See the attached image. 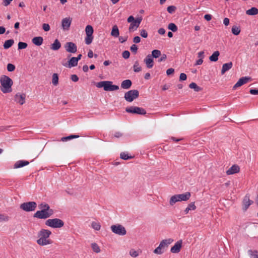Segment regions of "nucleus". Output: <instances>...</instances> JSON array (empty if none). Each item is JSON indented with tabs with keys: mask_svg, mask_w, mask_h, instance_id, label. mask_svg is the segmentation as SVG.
<instances>
[{
	"mask_svg": "<svg viewBox=\"0 0 258 258\" xmlns=\"http://www.w3.org/2000/svg\"><path fill=\"white\" fill-rule=\"evenodd\" d=\"M40 211H37L33 215L34 218L46 219L50 217L54 213L53 210L50 208L48 204L42 203L39 205Z\"/></svg>",
	"mask_w": 258,
	"mask_h": 258,
	"instance_id": "f257e3e1",
	"label": "nucleus"
},
{
	"mask_svg": "<svg viewBox=\"0 0 258 258\" xmlns=\"http://www.w3.org/2000/svg\"><path fill=\"white\" fill-rule=\"evenodd\" d=\"M51 234V232L50 230L42 229L38 233L39 238L37 240V244L41 246L51 244L52 241L48 238Z\"/></svg>",
	"mask_w": 258,
	"mask_h": 258,
	"instance_id": "f03ea898",
	"label": "nucleus"
},
{
	"mask_svg": "<svg viewBox=\"0 0 258 258\" xmlns=\"http://www.w3.org/2000/svg\"><path fill=\"white\" fill-rule=\"evenodd\" d=\"M1 85V90L4 93H10L12 91V86L13 84V80L6 75H2L0 78Z\"/></svg>",
	"mask_w": 258,
	"mask_h": 258,
	"instance_id": "7ed1b4c3",
	"label": "nucleus"
},
{
	"mask_svg": "<svg viewBox=\"0 0 258 258\" xmlns=\"http://www.w3.org/2000/svg\"><path fill=\"white\" fill-rule=\"evenodd\" d=\"M190 196L191 195L189 192L174 195L172 196L170 199V205L173 206L177 202L186 201L189 199Z\"/></svg>",
	"mask_w": 258,
	"mask_h": 258,
	"instance_id": "20e7f679",
	"label": "nucleus"
},
{
	"mask_svg": "<svg viewBox=\"0 0 258 258\" xmlns=\"http://www.w3.org/2000/svg\"><path fill=\"white\" fill-rule=\"evenodd\" d=\"M45 225L53 228H59L63 226L64 222L58 218L50 219L45 221Z\"/></svg>",
	"mask_w": 258,
	"mask_h": 258,
	"instance_id": "39448f33",
	"label": "nucleus"
},
{
	"mask_svg": "<svg viewBox=\"0 0 258 258\" xmlns=\"http://www.w3.org/2000/svg\"><path fill=\"white\" fill-rule=\"evenodd\" d=\"M139 96V92L137 90H131L125 93L124 97L126 101L131 102Z\"/></svg>",
	"mask_w": 258,
	"mask_h": 258,
	"instance_id": "423d86ee",
	"label": "nucleus"
},
{
	"mask_svg": "<svg viewBox=\"0 0 258 258\" xmlns=\"http://www.w3.org/2000/svg\"><path fill=\"white\" fill-rule=\"evenodd\" d=\"M37 207V204L35 202H28L21 204L20 208L26 212L34 211Z\"/></svg>",
	"mask_w": 258,
	"mask_h": 258,
	"instance_id": "0eeeda50",
	"label": "nucleus"
},
{
	"mask_svg": "<svg viewBox=\"0 0 258 258\" xmlns=\"http://www.w3.org/2000/svg\"><path fill=\"white\" fill-rule=\"evenodd\" d=\"M112 232L119 235H124L126 233L125 228L121 225H113L111 226Z\"/></svg>",
	"mask_w": 258,
	"mask_h": 258,
	"instance_id": "6e6552de",
	"label": "nucleus"
},
{
	"mask_svg": "<svg viewBox=\"0 0 258 258\" xmlns=\"http://www.w3.org/2000/svg\"><path fill=\"white\" fill-rule=\"evenodd\" d=\"M125 111L128 113L144 115L146 111L143 108L137 106H131L125 108Z\"/></svg>",
	"mask_w": 258,
	"mask_h": 258,
	"instance_id": "1a4fd4ad",
	"label": "nucleus"
},
{
	"mask_svg": "<svg viewBox=\"0 0 258 258\" xmlns=\"http://www.w3.org/2000/svg\"><path fill=\"white\" fill-rule=\"evenodd\" d=\"M64 48L67 52L75 53L77 51V46L75 43L72 42H67L64 45Z\"/></svg>",
	"mask_w": 258,
	"mask_h": 258,
	"instance_id": "9d476101",
	"label": "nucleus"
},
{
	"mask_svg": "<svg viewBox=\"0 0 258 258\" xmlns=\"http://www.w3.org/2000/svg\"><path fill=\"white\" fill-rule=\"evenodd\" d=\"M251 80L249 77H242L239 79L237 82L233 86V89L235 90L237 88L239 87L244 84H246L248 81Z\"/></svg>",
	"mask_w": 258,
	"mask_h": 258,
	"instance_id": "9b49d317",
	"label": "nucleus"
},
{
	"mask_svg": "<svg viewBox=\"0 0 258 258\" xmlns=\"http://www.w3.org/2000/svg\"><path fill=\"white\" fill-rule=\"evenodd\" d=\"M26 94L24 93H18L15 96V101L23 105L25 102Z\"/></svg>",
	"mask_w": 258,
	"mask_h": 258,
	"instance_id": "f8f14e48",
	"label": "nucleus"
},
{
	"mask_svg": "<svg viewBox=\"0 0 258 258\" xmlns=\"http://www.w3.org/2000/svg\"><path fill=\"white\" fill-rule=\"evenodd\" d=\"M119 89L118 86L113 85L112 82L106 81V85L104 86V90L106 91H112Z\"/></svg>",
	"mask_w": 258,
	"mask_h": 258,
	"instance_id": "ddd939ff",
	"label": "nucleus"
},
{
	"mask_svg": "<svg viewBox=\"0 0 258 258\" xmlns=\"http://www.w3.org/2000/svg\"><path fill=\"white\" fill-rule=\"evenodd\" d=\"M182 241L180 240L177 241L175 244L171 248L170 251L173 253H177L182 247Z\"/></svg>",
	"mask_w": 258,
	"mask_h": 258,
	"instance_id": "4468645a",
	"label": "nucleus"
},
{
	"mask_svg": "<svg viewBox=\"0 0 258 258\" xmlns=\"http://www.w3.org/2000/svg\"><path fill=\"white\" fill-rule=\"evenodd\" d=\"M253 202L249 199V196L246 195L243 200V210L245 211L250 205L253 204Z\"/></svg>",
	"mask_w": 258,
	"mask_h": 258,
	"instance_id": "2eb2a0df",
	"label": "nucleus"
},
{
	"mask_svg": "<svg viewBox=\"0 0 258 258\" xmlns=\"http://www.w3.org/2000/svg\"><path fill=\"white\" fill-rule=\"evenodd\" d=\"M72 23V19L70 17L66 18L62 20L61 25L62 29L64 30L69 29Z\"/></svg>",
	"mask_w": 258,
	"mask_h": 258,
	"instance_id": "dca6fc26",
	"label": "nucleus"
},
{
	"mask_svg": "<svg viewBox=\"0 0 258 258\" xmlns=\"http://www.w3.org/2000/svg\"><path fill=\"white\" fill-rule=\"evenodd\" d=\"M142 19H137L135 20L133 22L131 23V24L130 25L129 27V31L132 32L134 31L137 29V28L139 27L141 22Z\"/></svg>",
	"mask_w": 258,
	"mask_h": 258,
	"instance_id": "f3484780",
	"label": "nucleus"
},
{
	"mask_svg": "<svg viewBox=\"0 0 258 258\" xmlns=\"http://www.w3.org/2000/svg\"><path fill=\"white\" fill-rule=\"evenodd\" d=\"M174 240L172 238H168L162 240L159 245L163 248V250H164L166 248H167L169 245L172 243L173 242Z\"/></svg>",
	"mask_w": 258,
	"mask_h": 258,
	"instance_id": "a211bd4d",
	"label": "nucleus"
},
{
	"mask_svg": "<svg viewBox=\"0 0 258 258\" xmlns=\"http://www.w3.org/2000/svg\"><path fill=\"white\" fill-rule=\"evenodd\" d=\"M144 62L146 63V66L148 68H152L154 66L153 56H152L151 54L148 55L146 56V57L144 59Z\"/></svg>",
	"mask_w": 258,
	"mask_h": 258,
	"instance_id": "6ab92c4d",
	"label": "nucleus"
},
{
	"mask_svg": "<svg viewBox=\"0 0 258 258\" xmlns=\"http://www.w3.org/2000/svg\"><path fill=\"white\" fill-rule=\"evenodd\" d=\"M240 171L239 166L236 164L233 165L228 170L226 171L227 175H231L235 173H238Z\"/></svg>",
	"mask_w": 258,
	"mask_h": 258,
	"instance_id": "aec40b11",
	"label": "nucleus"
},
{
	"mask_svg": "<svg viewBox=\"0 0 258 258\" xmlns=\"http://www.w3.org/2000/svg\"><path fill=\"white\" fill-rule=\"evenodd\" d=\"M29 164V162L27 161L19 160L17 161L14 165V168L17 169L26 166Z\"/></svg>",
	"mask_w": 258,
	"mask_h": 258,
	"instance_id": "412c9836",
	"label": "nucleus"
},
{
	"mask_svg": "<svg viewBox=\"0 0 258 258\" xmlns=\"http://www.w3.org/2000/svg\"><path fill=\"white\" fill-rule=\"evenodd\" d=\"M78 61L77 59H76L75 57H72L71 59L68 61V64H63L66 67H68L69 68H71L72 67H76L78 65Z\"/></svg>",
	"mask_w": 258,
	"mask_h": 258,
	"instance_id": "4be33fe9",
	"label": "nucleus"
},
{
	"mask_svg": "<svg viewBox=\"0 0 258 258\" xmlns=\"http://www.w3.org/2000/svg\"><path fill=\"white\" fill-rule=\"evenodd\" d=\"M132 82L130 80H125L121 83V88L124 89H128L131 88Z\"/></svg>",
	"mask_w": 258,
	"mask_h": 258,
	"instance_id": "5701e85b",
	"label": "nucleus"
},
{
	"mask_svg": "<svg viewBox=\"0 0 258 258\" xmlns=\"http://www.w3.org/2000/svg\"><path fill=\"white\" fill-rule=\"evenodd\" d=\"M232 66L233 63L231 61L223 64L221 70V74L223 75L226 72L229 70L232 67Z\"/></svg>",
	"mask_w": 258,
	"mask_h": 258,
	"instance_id": "b1692460",
	"label": "nucleus"
},
{
	"mask_svg": "<svg viewBox=\"0 0 258 258\" xmlns=\"http://www.w3.org/2000/svg\"><path fill=\"white\" fill-rule=\"evenodd\" d=\"M43 41V37L41 36L35 37L32 39L33 44L37 46H40Z\"/></svg>",
	"mask_w": 258,
	"mask_h": 258,
	"instance_id": "393cba45",
	"label": "nucleus"
},
{
	"mask_svg": "<svg viewBox=\"0 0 258 258\" xmlns=\"http://www.w3.org/2000/svg\"><path fill=\"white\" fill-rule=\"evenodd\" d=\"M61 47V43L58 39H55L51 44L50 48L53 50H57Z\"/></svg>",
	"mask_w": 258,
	"mask_h": 258,
	"instance_id": "a878e982",
	"label": "nucleus"
},
{
	"mask_svg": "<svg viewBox=\"0 0 258 258\" xmlns=\"http://www.w3.org/2000/svg\"><path fill=\"white\" fill-rule=\"evenodd\" d=\"M246 14L250 16L257 15L258 14V9L255 7H252L246 11Z\"/></svg>",
	"mask_w": 258,
	"mask_h": 258,
	"instance_id": "bb28decb",
	"label": "nucleus"
},
{
	"mask_svg": "<svg viewBox=\"0 0 258 258\" xmlns=\"http://www.w3.org/2000/svg\"><path fill=\"white\" fill-rule=\"evenodd\" d=\"M111 35L114 37H117L119 36V32L118 28L116 25H114L113 26L111 32Z\"/></svg>",
	"mask_w": 258,
	"mask_h": 258,
	"instance_id": "cd10ccee",
	"label": "nucleus"
},
{
	"mask_svg": "<svg viewBox=\"0 0 258 258\" xmlns=\"http://www.w3.org/2000/svg\"><path fill=\"white\" fill-rule=\"evenodd\" d=\"M14 43V40L13 39H9L6 40L4 44V48L5 49H9L10 48Z\"/></svg>",
	"mask_w": 258,
	"mask_h": 258,
	"instance_id": "c85d7f7f",
	"label": "nucleus"
},
{
	"mask_svg": "<svg viewBox=\"0 0 258 258\" xmlns=\"http://www.w3.org/2000/svg\"><path fill=\"white\" fill-rule=\"evenodd\" d=\"M220 53L218 51H215L209 57V59L211 61H216L218 59V56Z\"/></svg>",
	"mask_w": 258,
	"mask_h": 258,
	"instance_id": "c756f323",
	"label": "nucleus"
},
{
	"mask_svg": "<svg viewBox=\"0 0 258 258\" xmlns=\"http://www.w3.org/2000/svg\"><path fill=\"white\" fill-rule=\"evenodd\" d=\"M189 87L191 89H194L196 92H200L202 90V88L198 86L197 84L194 82L190 83L189 85Z\"/></svg>",
	"mask_w": 258,
	"mask_h": 258,
	"instance_id": "7c9ffc66",
	"label": "nucleus"
},
{
	"mask_svg": "<svg viewBox=\"0 0 258 258\" xmlns=\"http://www.w3.org/2000/svg\"><path fill=\"white\" fill-rule=\"evenodd\" d=\"M134 71L136 73L140 72L142 70L138 61H136L133 66Z\"/></svg>",
	"mask_w": 258,
	"mask_h": 258,
	"instance_id": "2f4dec72",
	"label": "nucleus"
},
{
	"mask_svg": "<svg viewBox=\"0 0 258 258\" xmlns=\"http://www.w3.org/2000/svg\"><path fill=\"white\" fill-rule=\"evenodd\" d=\"M85 32L86 35H93L94 30L92 26L89 25H87L85 28Z\"/></svg>",
	"mask_w": 258,
	"mask_h": 258,
	"instance_id": "473e14b6",
	"label": "nucleus"
},
{
	"mask_svg": "<svg viewBox=\"0 0 258 258\" xmlns=\"http://www.w3.org/2000/svg\"><path fill=\"white\" fill-rule=\"evenodd\" d=\"M52 83L54 86H56L58 84V76L57 74L54 73L52 75Z\"/></svg>",
	"mask_w": 258,
	"mask_h": 258,
	"instance_id": "72a5a7b5",
	"label": "nucleus"
},
{
	"mask_svg": "<svg viewBox=\"0 0 258 258\" xmlns=\"http://www.w3.org/2000/svg\"><path fill=\"white\" fill-rule=\"evenodd\" d=\"M248 253L251 258H258V251L257 250L249 249L248 250Z\"/></svg>",
	"mask_w": 258,
	"mask_h": 258,
	"instance_id": "f704fd0d",
	"label": "nucleus"
},
{
	"mask_svg": "<svg viewBox=\"0 0 258 258\" xmlns=\"http://www.w3.org/2000/svg\"><path fill=\"white\" fill-rule=\"evenodd\" d=\"M231 31L233 34L235 35H238L240 32V29L239 27L236 25H234L232 27Z\"/></svg>",
	"mask_w": 258,
	"mask_h": 258,
	"instance_id": "c9c22d12",
	"label": "nucleus"
},
{
	"mask_svg": "<svg viewBox=\"0 0 258 258\" xmlns=\"http://www.w3.org/2000/svg\"><path fill=\"white\" fill-rule=\"evenodd\" d=\"M120 158L125 160L132 159L133 157L129 156L128 154L125 152H121L120 155Z\"/></svg>",
	"mask_w": 258,
	"mask_h": 258,
	"instance_id": "e433bc0d",
	"label": "nucleus"
},
{
	"mask_svg": "<svg viewBox=\"0 0 258 258\" xmlns=\"http://www.w3.org/2000/svg\"><path fill=\"white\" fill-rule=\"evenodd\" d=\"M79 137V135H72L69 136L68 137H62L61 139V141H62V142H65V141H68L69 140L76 139V138H78Z\"/></svg>",
	"mask_w": 258,
	"mask_h": 258,
	"instance_id": "4c0bfd02",
	"label": "nucleus"
},
{
	"mask_svg": "<svg viewBox=\"0 0 258 258\" xmlns=\"http://www.w3.org/2000/svg\"><path fill=\"white\" fill-rule=\"evenodd\" d=\"M91 227L95 230L98 231L100 229L101 225L99 222L93 221L92 222Z\"/></svg>",
	"mask_w": 258,
	"mask_h": 258,
	"instance_id": "58836bf2",
	"label": "nucleus"
},
{
	"mask_svg": "<svg viewBox=\"0 0 258 258\" xmlns=\"http://www.w3.org/2000/svg\"><path fill=\"white\" fill-rule=\"evenodd\" d=\"M161 51L160 50L154 49L152 51V54L151 55L153 56V58L154 57L157 58L161 55Z\"/></svg>",
	"mask_w": 258,
	"mask_h": 258,
	"instance_id": "ea45409f",
	"label": "nucleus"
},
{
	"mask_svg": "<svg viewBox=\"0 0 258 258\" xmlns=\"http://www.w3.org/2000/svg\"><path fill=\"white\" fill-rule=\"evenodd\" d=\"M93 39V35H86V37L85 39V43L87 45L90 44Z\"/></svg>",
	"mask_w": 258,
	"mask_h": 258,
	"instance_id": "a19ab883",
	"label": "nucleus"
},
{
	"mask_svg": "<svg viewBox=\"0 0 258 258\" xmlns=\"http://www.w3.org/2000/svg\"><path fill=\"white\" fill-rule=\"evenodd\" d=\"M91 247L93 250L96 253H99L100 251V249L98 244L96 243H93L91 244Z\"/></svg>",
	"mask_w": 258,
	"mask_h": 258,
	"instance_id": "79ce46f5",
	"label": "nucleus"
},
{
	"mask_svg": "<svg viewBox=\"0 0 258 258\" xmlns=\"http://www.w3.org/2000/svg\"><path fill=\"white\" fill-rule=\"evenodd\" d=\"M168 28L174 32H176L178 30V28L176 25L172 23H171L168 25Z\"/></svg>",
	"mask_w": 258,
	"mask_h": 258,
	"instance_id": "37998d69",
	"label": "nucleus"
},
{
	"mask_svg": "<svg viewBox=\"0 0 258 258\" xmlns=\"http://www.w3.org/2000/svg\"><path fill=\"white\" fill-rule=\"evenodd\" d=\"M164 250L161 247V246L159 245L156 248H155L154 250V252L157 254H161L164 252Z\"/></svg>",
	"mask_w": 258,
	"mask_h": 258,
	"instance_id": "c03bdc74",
	"label": "nucleus"
},
{
	"mask_svg": "<svg viewBox=\"0 0 258 258\" xmlns=\"http://www.w3.org/2000/svg\"><path fill=\"white\" fill-rule=\"evenodd\" d=\"M10 220V217L5 214H0V222H7Z\"/></svg>",
	"mask_w": 258,
	"mask_h": 258,
	"instance_id": "a18cd8bd",
	"label": "nucleus"
},
{
	"mask_svg": "<svg viewBox=\"0 0 258 258\" xmlns=\"http://www.w3.org/2000/svg\"><path fill=\"white\" fill-rule=\"evenodd\" d=\"M18 49H23L26 48L28 45L26 42H19L18 43Z\"/></svg>",
	"mask_w": 258,
	"mask_h": 258,
	"instance_id": "49530a36",
	"label": "nucleus"
},
{
	"mask_svg": "<svg viewBox=\"0 0 258 258\" xmlns=\"http://www.w3.org/2000/svg\"><path fill=\"white\" fill-rule=\"evenodd\" d=\"M176 9L175 6H170L167 7V10L169 13L172 14L175 11Z\"/></svg>",
	"mask_w": 258,
	"mask_h": 258,
	"instance_id": "de8ad7c7",
	"label": "nucleus"
},
{
	"mask_svg": "<svg viewBox=\"0 0 258 258\" xmlns=\"http://www.w3.org/2000/svg\"><path fill=\"white\" fill-rule=\"evenodd\" d=\"M106 81H101V82H98L96 86L98 88H102L103 87V89H104V86L106 85Z\"/></svg>",
	"mask_w": 258,
	"mask_h": 258,
	"instance_id": "09e8293b",
	"label": "nucleus"
},
{
	"mask_svg": "<svg viewBox=\"0 0 258 258\" xmlns=\"http://www.w3.org/2000/svg\"><path fill=\"white\" fill-rule=\"evenodd\" d=\"M15 68V66L12 63H8L7 65V70L9 72L14 71Z\"/></svg>",
	"mask_w": 258,
	"mask_h": 258,
	"instance_id": "8fccbe9b",
	"label": "nucleus"
},
{
	"mask_svg": "<svg viewBox=\"0 0 258 258\" xmlns=\"http://www.w3.org/2000/svg\"><path fill=\"white\" fill-rule=\"evenodd\" d=\"M122 55L124 59H127L130 57V52L128 50H125L122 52Z\"/></svg>",
	"mask_w": 258,
	"mask_h": 258,
	"instance_id": "3c124183",
	"label": "nucleus"
},
{
	"mask_svg": "<svg viewBox=\"0 0 258 258\" xmlns=\"http://www.w3.org/2000/svg\"><path fill=\"white\" fill-rule=\"evenodd\" d=\"M138 49V47L136 44H133L130 47L131 51L134 52L135 54L137 53Z\"/></svg>",
	"mask_w": 258,
	"mask_h": 258,
	"instance_id": "603ef678",
	"label": "nucleus"
},
{
	"mask_svg": "<svg viewBox=\"0 0 258 258\" xmlns=\"http://www.w3.org/2000/svg\"><path fill=\"white\" fill-rule=\"evenodd\" d=\"M140 35L143 38H147L148 37V33L145 29H142L140 30Z\"/></svg>",
	"mask_w": 258,
	"mask_h": 258,
	"instance_id": "864d4df0",
	"label": "nucleus"
},
{
	"mask_svg": "<svg viewBox=\"0 0 258 258\" xmlns=\"http://www.w3.org/2000/svg\"><path fill=\"white\" fill-rule=\"evenodd\" d=\"M130 254L134 257H136L138 256L139 253L137 251L134 249H131L130 251Z\"/></svg>",
	"mask_w": 258,
	"mask_h": 258,
	"instance_id": "5fc2aeb1",
	"label": "nucleus"
},
{
	"mask_svg": "<svg viewBox=\"0 0 258 258\" xmlns=\"http://www.w3.org/2000/svg\"><path fill=\"white\" fill-rule=\"evenodd\" d=\"M187 79V76L184 73H181L179 76V80L180 81H185Z\"/></svg>",
	"mask_w": 258,
	"mask_h": 258,
	"instance_id": "6e6d98bb",
	"label": "nucleus"
},
{
	"mask_svg": "<svg viewBox=\"0 0 258 258\" xmlns=\"http://www.w3.org/2000/svg\"><path fill=\"white\" fill-rule=\"evenodd\" d=\"M42 28L45 31H48L50 29L49 25L46 23H44L42 25Z\"/></svg>",
	"mask_w": 258,
	"mask_h": 258,
	"instance_id": "4d7b16f0",
	"label": "nucleus"
},
{
	"mask_svg": "<svg viewBox=\"0 0 258 258\" xmlns=\"http://www.w3.org/2000/svg\"><path fill=\"white\" fill-rule=\"evenodd\" d=\"M187 207L190 210H195L196 209V206L195 205L194 203H190Z\"/></svg>",
	"mask_w": 258,
	"mask_h": 258,
	"instance_id": "13d9d810",
	"label": "nucleus"
},
{
	"mask_svg": "<svg viewBox=\"0 0 258 258\" xmlns=\"http://www.w3.org/2000/svg\"><path fill=\"white\" fill-rule=\"evenodd\" d=\"M127 38H128L127 36H125L124 37L120 36L119 37V41L120 43H123L127 41Z\"/></svg>",
	"mask_w": 258,
	"mask_h": 258,
	"instance_id": "bf43d9fd",
	"label": "nucleus"
},
{
	"mask_svg": "<svg viewBox=\"0 0 258 258\" xmlns=\"http://www.w3.org/2000/svg\"><path fill=\"white\" fill-rule=\"evenodd\" d=\"M141 41V38L139 36H135L133 38V42L135 43H138L140 42Z\"/></svg>",
	"mask_w": 258,
	"mask_h": 258,
	"instance_id": "052dcab7",
	"label": "nucleus"
},
{
	"mask_svg": "<svg viewBox=\"0 0 258 258\" xmlns=\"http://www.w3.org/2000/svg\"><path fill=\"white\" fill-rule=\"evenodd\" d=\"M71 79L73 82H76L79 80V78L76 75H72Z\"/></svg>",
	"mask_w": 258,
	"mask_h": 258,
	"instance_id": "680f3d73",
	"label": "nucleus"
},
{
	"mask_svg": "<svg viewBox=\"0 0 258 258\" xmlns=\"http://www.w3.org/2000/svg\"><path fill=\"white\" fill-rule=\"evenodd\" d=\"M174 72V69H173V68H170V69H168L167 71H166V74L167 75H171L172 74H173V73Z\"/></svg>",
	"mask_w": 258,
	"mask_h": 258,
	"instance_id": "e2e57ef3",
	"label": "nucleus"
},
{
	"mask_svg": "<svg viewBox=\"0 0 258 258\" xmlns=\"http://www.w3.org/2000/svg\"><path fill=\"white\" fill-rule=\"evenodd\" d=\"M249 93L252 95H258V90L251 89L249 90Z\"/></svg>",
	"mask_w": 258,
	"mask_h": 258,
	"instance_id": "0e129e2a",
	"label": "nucleus"
},
{
	"mask_svg": "<svg viewBox=\"0 0 258 258\" xmlns=\"http://www.w3.org/2000/svg\"><path fill=\"white\" fill-rule=\"evenodd\" d=\"M167 58V56L165 54H163L161 56V57L158 59L159 62H161L165 60V59Z\"/></svg>",
	"mask_w": 258,
	"mask_h": 258,
	"instance_id": "69168bd1",
	"label": "nucleus"
},
{
	"mask_svg": "<svg viewBox=\"0 0 258 258\" xmlns=\"http://www.w3.org/2000/svg\"><path fill=\"white\" fill-rule=\"evenodd\" d=\"M212 15L210 14H206L204 16V18L208 21H210L212 19Z\"/></svg>",
	"mask_w": 258,
	"mask_h": 258,
	"instance_id": "338daca9",
	"label": "nucleus"
},
{
	"mask_svg": "<svg viewBox=\"0 0 258 258\" xmlns=\"http://www.w3.org/2000/svg\"><path fill=\"white\" fill-rule=\"evenodd\" d=\"M123 134L119 132H117L116 133H115L114 135V137H115V138H120V137H121L122 136Z\"/></svg>",
	"mask_w": 258,
	"mask_h": 258,
	"instance_id": "774afa93",
	"label": "nucleus"
}]
</instances>
